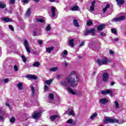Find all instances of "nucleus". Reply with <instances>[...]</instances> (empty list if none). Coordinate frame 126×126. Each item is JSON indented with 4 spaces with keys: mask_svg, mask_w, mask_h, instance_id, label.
<instances>
[{
    "mask_svg": "<svg viewBox=\"0 0 126 126\" xmlns=\"http://www.w3.org/2000/svg\"><path fill=\"white\" fill-rule=\"evenodd\" d=\"M32 65L34 67H39L40 66V63L39 62H34Z\"/></svg>",
    "mask_w": 126,
    "mask_h": 126,
    "instance_id": "nucleus-31",
    "label": "nucleus"
},
{
    "mask_svg": "<svg viewBox=\"0 0 126 126\" xmlns=\"http://www.w3.org/2000/svg\"><path fill=\"white\" fill-rule=\"evenodd\" d=\"M67 91L70 93V94H72V95H76V93L72 90V89L69 87L67 88Z\"/></svg>",
    "mask_w": 126,
    "mask_h": 126,
    "instance_id": "nucleus-26",
    "label": "nucleus"
},
{
    "mask_svg": "<svg viewBox=\"0 0 126 126\" xmlns=\"http://www.w3.org/2000/svg\"><path fill=\"white\" fill-rule=\"evenodd\" d=\"M53 80H54V79H51L50 80H46L45 81V83L47 85H51V84L52 83V82H53Z\"/></svg>",
    "mask_w": 126,
    "mask_h": 126,
    "instance_id": "nucleus-27",
    "label": "nucleus"
},
{
    "mask_svg": "<svg viewBox=\"0 0 126 126\" xmlns=\"http://www.w3.org/2000/svg\"><path fill=\"white\" fill-rule=\"evenodd\" d=\"M75 73H76V72H75V71L71 72L70 74L66 78L67 82H68L69 85H70V86H71L72 87H75V86H77V85H78L79 77L76 76V79L75 80V78L73 77V75H74Z\"/></svg>",
    "mask_w": 126,
    "mask_h": 126,
    "instance_id": "nucleus-1",
    "label": "nucleus"
},
{
    "mask_svg": "<svg viewBox=\"0 0 126 126\" xmlns=\"http://www.w3.org/2000/svg\"><path fill=\"white\" fill-rule=\"evenodd\" d=\"M63 54V55H67V51L64 50Z\"/></svg>",
    "mask_w": 126,
    "mask_h": 126,
    "instance_id": "nucleus-51",
    "label": "nucleus"
},
{
    "mask_svg": "<svg viewBox=\"0 0 126 126\" xmlns=\"http://www.w3.org/2000/svg\"><path fill=\"white\" fill-rule=\"evenodd\" d=\"M64 64H65V65L66 66V65H68V63H66V62H65Z\"/></svg>",
    "mask_w": 126,
    "mask_h": 126,
    "instance_id": "nucleus-63",
    "label": "nucleus"
},
{
    "mask_svg": "<svg viewBox=\"0 0 126 126\" xmlns=\"http://www.w3.org/2000/svg\"><path fill=\"white\" fill-rule=\"evenodd\" d=\"M30 1V0H23L22 2H23V3H28Z\"/></svg>",
    "mask_w": 126,
    "mask_h": 126,
    "instance_id": "nucleus-47",
    "label": "nucleus"
},
{
    "mask_svg": "<svg viewBox=\"0 0 126 126\" xmlns=\"http://www.w3.org/2000/svg\"><path fill=\"white\" fill-rule=\"evenodd\" d=\"M66 114H67L69 116H72V117H74V111H73V110L70 111L68 113L66 112Z\"/></svg>",
    "mask_w": 126,
    "mask_h": 126,
    "instance_id": "nucleus-29",
    "label": "nucleus"
},
{
    "mask_svg": "<svg viewBox=\"0 0 126 126\" xmlns=\"http://www.w3.org/2000/svg\"><path fill=\"white\" fill-rule=\"evenodd\" d=\"M6 6V4H5V3H4V2L3 1H0V8H5Z\"/></svg>",
    "mask_w": 126,
    "mask_h": 126,
    "instance_id": "nucleus-19",
    "label": "nucleus"
},
{
    "mask_svg": "<svg viewBox=\"0 0 126 126\" xmlns=\"http://www.w3.org/2000/svg\"><path fill=\"white\" fill-rule=\"evenodd\" d=\"M106 27V25L105 24H101L98 25L97 27V31H102Z\"/></svg>",
    "mask_w": 126,
    "mask_h": 126,
    "instance_id": "nucleus-12",
    "label": "nucleus"
},
{
    "mask_svg": "<svg viewBox=\"0 0 126 126\" xmlns=\"http://www.w3.org/2000/svg\"><path fill=\"white\" fill-rule=\"evenodd\" d=\"M102 80H103L104 82H108V80H109V74L108 73H103Z\"/></svg>",
    "mask_w": 126,
    "mask_h": 126,
    "instance_id": "nucleus-7",
    "label": "nucleus"
},
{
    "mask_svg": "<svg viewBox=\"0 0 126 126\" xmlns=\"http://www.w3.org/2000/svg\"><path fill=\"white\" fill-rule=\"evenodd\" d=\"M126 19V16H122L117 18H114L112 19V21L113 22H119L120 21H123Z\"/></svg>",
    "mask_w": 126,
    "mask_h": 126,
    "instance_id": "nucleus-6",
    "label": "nucleus"
},
{
    "mask_svg": "<svg viewBox=\"0 0 126 126\" xmlns=\"http://www.w3.org/2000/svg\"><path fill=\"white\" fill-rule=\"evenodd\" d=\"M49 99L50 100H54V94H50L49 95Z\"/></svg>",
    "mask_w": 126,
    "mask_h": 126,
    "instance_id": "nucleus-36",
    "label": "nucleus"
},
{
    "mask_svg": "<svg viewBox=\"0 0 126 126\" xmlns=\"http://www.w3.org/2000/svg\"><path fill=\"white\" fill-rule=\"evenodd\" d=\"M77 95H79V96H82L83 95V92L82 91H79L77 93Z\"/></svg>",
    "mask_w": 126,
    "mask_h": 126,
    "instance_id": "nucleus-43",
    "label": "nucleus"
},
{
    "mask_svg": "<svg viewBox=\"0 0 126 126\" xmlns=\"http://www.w3.org/2000/svg\"><path fill=\"white\" fill-rule=\"evenodd\" d=\"M111 32L113 34H117V30H116V29H112Z\"/></svg>",
    "mask_w": 126,
    "mask_h": 126,
    "instance_id": "nucleus-42",
    "label": "nucleus"
},
{
    "mask_svg": "<svg viewBox=\"0 0 126 126\" xmlns=\"http://www.w3.org/2000/svg\"><path fill=\"white\" fill-rule=\"evenodd\" d=\"M114 41H115V42H118V41H119V38H116L114 39Z\"/></svg>",
    "mask_w": 126,
    "mask_h": 126,
    "instance_id": "nucleus-57",
    "label": "nucleus"
},
{
    "mask_svg": "<svg viewBox=\"0 0 126 126\" xmlns=\"http://www.w3.org/2000/svg\"><path fill=\"white\" fill-rule=\"evenodd\" d=\"M96 2H97V0H96L92 1L91 6L90 7V10H91V11H94V10H95L94 6Z\"/></svg>",
    "mask_w": 126,
    "mask_h": 126,
    "instance_id": "nucleus-11",
    "label": "nucleus"
},
{
    "mask_svg": "<svg viewBox=\"0 0 126 126\" xmlns=\"http://www.w3.org/2000/svg\"><path fill=\"white\" fill-rule=\"evenodd\" d=\"M104 124H115L119 123V121L117 119H112L108 117H106L103 121Z\"/></svg>",
    "mask_w": 126,
    "mask_h": 126,
    "instance_id": "nucleus-2",
    "label": "nucleus"
},
{
    "mask_svg": "<svg viewBox=\"0 0 126 126\" xmlns=\"http://www.w3.org/2000/svg\"><path fill=\"white\" fill-rule=\"evenodd\" d=\"M56 11H57V9L55 7H52L51 8V12L52 14V17H54L56 16Z\"/></svg>",
    "mask_w": 126,
    "mask_h": 126,
    "instance_id": "nucleus-13",
    "label": "nucleus"
},
{
    "mask_svg": "<svg viewBox=\"0 0 126 126\" xmlns=\"http://www.w3.org/2000/svg\"><path fill=\"white\" fill-rule=\"evenodd\" d=\"M60 83L62 86H67V83L66 82H61Z\"/></svg>",
    "mask_w": 126,
    "mask_h": 126,
    "instance_id": "nucleus-37",
    "label": "nucleus"
},
{
    "mask_svg": "<svg viewBox=\"0 0 126 126\" xmlns=\"http://www.w3.org/2000/svg\"><path fill=\"white\" fill-rule=\"evenodd\" d=\"M26 78L31 80V79H33V80H37L38 79V77L34 75H27Z\"/></svg>",
    "mask_w": 126,
    "mask_h": 126,
    "instance_id": "nucleus-8",
    "label": "nucleus"
},
{
    "mask_svg": "<svg viewBox=\"0 0 126 126\" xmlns=\"http://www.w3.org/2000/svg\"><path fill=\"white\" fill-rule=\"evenodd\" d=\"M78 9H79V7H78V6H73V7L70 8V10H72V11L78 10Z\"/></svg>",
    "mask_w": 126,
    "mask_h": 126,
    "instance_id": "nucleus-28",
    "label": "nucleus"
},
{
    "mask_svg": "<svg viewBox=\"0 0 126 126\" xmlns=\"http://www.w3.org/2000/svg\"><path fill=\"white\" fill-rule=\"evenodd\" d=\"M9 82V78H6L4 80V82L5 83H7Z\"/></svg>",
    "mask_w": 126,
    "mask_h": 126,
    "instance_id": "nucleus-48",
    "label": "nucleus"
},
{
    "mask_svg": "<svg viewBox=\"0 0 126 126\" xmlns=\"http://www.w3.org/2000/svg\"><path fill=\"white\" fill-rule=\"evenodd\" d=\"M46 31H50V30H51V25H48V26L46 27Z\"/></svg>",
    "mask_w": 126,
    "mask_h": 126,
    "instance_id": "nucleus-39",
    "label": "nucleus"
},
{
    "mask_svg": "<svg viewBox=\"0 0 126 126\" xmlns=\"http://www.w3.org/2000/svg\"><path fill=\"white\" fill-rule=\"evenodd\" d=\"M1 20L5 22H11L12 21V20L9 18H2Z\"/></svg>",
    "mask_w": 126,
    "mask_h": 126,
    "instance_id": "nucleus-22",
    "label": "nucleus"
},
{
    "mask_svg": "<svg viewBox=\"0 0 126 126\" xmlns=\"http://www.w3.org/2000/svg\"><path fill=\"white\" fill-rule=\"evenodd\" d=\"M110 8V4H107L104 8L102 10L103 13H105L107 11V9Z\"/></svg>",
    "mask_w": 126,
    "mask_h": 126,
    "instance_id": "nucleus-25",
    "label": "nucleus"
},
{
    "mask_svg": "<svg viewBox=\"0 0 126 126\" xmlns=\"http://www.w3.org/2000/svg\"><path fill=\"white\" fill-rule=\"evenodd\" d=\"M95 74H96V71H94L92 73V76H94V75H95Z\"/></svg>",
    "mask_w": 126,
    "mask_h": 126,
    "instance_id": "nucleus-58",
    "label": "nucleus"
},
{
    "mask_svg": "<svg viewBox=\"0 0 126 126\" xmlns=\"http://www.w3.org/2000/svg\"><path fill=\"white\" fill-rule=\"evenodd\" d=\"M54 49H55V47H54L53 46H51V47L46 48V52H47V53H48V54H50L51 53V52H52V51H53V50H54Z\"/></svg>",
    "mask_w": 126,
    "mask_h": 126,
    "instance_id": "nucleus-20",
    "label": "nucleus"
},
{
    "mask_svg": "<svg viewBox=\"0 0 126 126\" xmlns=\"http://www.w3.org/2000/svg\"><path fill=\"white\" fill-rule=\"evenodd\" d=\"M21 58L24 63H26V62H27V59L25 58V56H24V55H22Z\"/></svg>",
    "mask_w": 126,
    "mask_h": 126,
    "instance_id": "nucleus-35",
    "label": "nucleus"
},
{
    "mask_svg": "<svg viewBox=\"0 0 126 126\" xmlns=\"http://www.w3.org/2000/svg\"><path fill=\"white\" fill-rule=\"evenodd\" d=\"M15 2V0H10V3H11L12 4H13Z\"/></svg>",
    "mask_w": 126,
    "mask_h": 126,
    "instance_id": "nucleus-49",
    "label": "nucleus"
},
{
    "mask_svg": "<svg viewBox=\"0 0 126 126\" xmlns=\"http://www.w3.org/2000/svg\"><path fill=\"white\" fill-rule=\"evenodd\" d=\"M50 2H56L55 0H49Z\"/></svg>",
    "mask_w": 126,
    "mask_h": 126,
    "instance_id": "nucleus-60",
    "label": "nucleus"
},
{
    "mask_svg": "<svg viewBox=\"0 0 126 126\" xmlns=\"http://www.w3.org/2000/svg\"><path fill=\"white\" fill-rule=\"evenodd\" d=\"M73 25L75 27H79V24L78 23V21L77 20L74 19L73 21Z\"/></svg>",
    "mask_w": 126,
    "mask_h": 126,
    "instance_id": "nucleus-18",
    "label": "nucleus"
},
{
    "mask_svg": "<svg viewBox=\"0 0 126 126\" xmlns=\"http://www.w3.org/2000/svg\"><path fill=\"white\" fill-rule=\"evenodd\" d=\"M30 14H31V8H29L28 9L26 13V17H29V16H30Z\"/></svg>",
    "mask_w": 126,
    "mask_h": 126,
    "instance_id": "nucleus-23",
    "label": "nucleus"
},
{
    "mask_svg": "<svg viewBox=\"0 0 126 126\" xmlns=\"http://www.w3.org/2000/svg\"><path fill=\"white\" fill-rule=\"evenodd\" d=\"M109 53L110 55H114V51H113L112 50H109Z\"/></svg>",
    "mask_w": 126,
    "mask_h": 126,
    "instance_id": "nucleus-52",
    "label": "nucleus"
},
{
    "mask_svg": "<svg viewBox=\"0 0 126 126\" xmlns=\"http://www.w3.org/2000/svg\"><path fill=\"white\" fill-rule=\"evenodd\" d=\"M97 116H98V114L95 113H94L91 116V119L92 120H94V119H95V118H96V117H97Z\"/></svg>",
    "mask_w": 126,
    "mask_h": 126,
    "instance_id": "nucleus-32",
    "label": "nucleus"
},
{
    "mask_svg": "<svg viewBox=\"0 0 126 126\" xmlns=\"http://www.w3.org/2000/svg\"><path fill=\"white\" fill-rule=\"evenodd\" d=\"M118 5H123L125 3V0H116Z\"/></svg>",
    "mask_w": 126,
    "mask_h": 126,
    "instance_id": "nucleus-16",
    "label": "nucleus"
},
{
    "mask_svg": "<svg viewBox=\"0 0 126 126\" xmlns=\"http://www.w3.org/2000/svg\"><path fill=\"white\" fill-rule=\"evenodd\" d=\"M92 34L93 36H95V29H90L89 30H86V32L84 33V36H88V34L90 33Z\"/></svg>",
    "mask_w": 126,
    "mask_h": 126,
    "instance_id": "nucleus-4",
    "label": "nucleus"
},
{
    "mask_svg": "<svg viewBox=\"0 0 126 126\" xmlns=\"http://www.w3.org/2000/svg\"><path fill=\"white\" fill-rule=\"evenodd\" d=\"M74 39H70V40H68V44L69 45H70V46H71V47H73L74 46Z\"/></svg>",
    "mask_w": 126,
    "mask_h": 126,
    "instance_id": "nucleus-21",
    "label": "nucleus"
},
{
    "mask_svg": "<svg viewBox=\"0 0 126 126\" xmlns=\"http://www.w3.org/2000/svg\"><path fill=\"white\" fill-rule=\"evenodd\" d=\"M48 87L47 85L44 86V90H48Z\"/></svg>",
    "mask_w": 126,
    "mask_h": 126,
    "instance_id": "nucleus-53",
    "label": "nucleus"
},
{
    "mask_svg": "<svg viewBox=\"0 0 126 126\" xmlns=\"http://www.w3.org/2000/svg\"><path fill=\"white\" fill-rule=\"evenodd\" d=\"M34 114L32 115V118L33 119H34L35 120H37V119H39L41 117V112H34Z\"/></svg>",
    "mask_w": 126,
    "mask_h": 126,
    "instance_id": "nucleus-9",
    "label": "nucleus"
},
{
    "mask_svg": "<svg viewBox=\"0 0 126 126\" xmlns=\"http://www.w3.org/2000/svg\"><path fill=\"white\" fill-rule=\"evenodd\" d=\"M3 120H4V119L3 118V117L0 115V121H1V122H2Z\"/></svg>",
    "mask_w": 126,
    "mask_h": 126,
    "instance_id": "nucleus-50",
    "label": "nucleus"
},
{
    "mask_svg": "<svg viewBox=\"0 0 126 126\" xmlns=\"http://www.w3.org/2000/svg\"><path fill=\"white\" fill-rule=\"evenodd\" d=\"M100 36H101V37H105L106 36V33L104 32H102L100 33Z\"/></svg>",
    "mask_w": 126,
    "mask_h": 126,
    "instance_id": "nucleus-45",
    "label": "nucleus"
},
{
    "mask_svg": "<svg viewBox=\"0 0 126 126\" xmlns=\"http://www.w3.org/2000/svg\"><path fill=\"white\" fill-rule=\"evenodd\" d=\"M35 20L38 22H40V23H44L45 22V20L44 19V18H36L35 19Z\"/></svg>",
    "mask_w": 126,
    "mask_h": 126,
    "instance_id": "nucleus-24",
    "label": "nucleus"
},
{
    "mask_svg": "<svg viewBox=\"0 0 126 126\" xmlns=\"http://www.w3.org/2000/svg\"><path fill=\"white\" fill-rule=\"evenodd\" d=\"M61 77H62L61 75H58L57 76V78H58V79H59V78H60Z\"/></svg>",
    "mask_w": 126,
    "mask_h": 126,
    "instance_id": "nucleus-56",
    "label": "nucleus"
},
{
    "mask_svg": "<svg viewBox=\"0 0 126 126\" xmlns=\"http://www.w3.org/2000/svg\"><path fill=\"white\" fill-rule=\"evenodd\" d=\"M38 44L39 45H42V44H43V42L41 40H38Z\"/></svg>",
    "mask_w": 126,
    "mask_h": 126,
    "instance_id": "nucleus-55",
    "label": "nucleus"
},
{
    "mask_svg": "<svg viewBox=\"0 0 126 126\" xmlns=\"http://www.w3.org/2000/svg\"><path fill=\"white\" fill-rule=\"evenodd\" d=\"M34 1H35V2H39L40 1V0H33Z\"/></svg>",
    "mask_w": 126,
    "mask_h": 126,
    "instance_id": "nucleus-62",
    "label": "nucleus"
},
{
    "mask_svg": "<svg viewBox=\"0 0 126 126\" xmlns=\"http://www.w3.org/2000/svg\"><path fill=\"white\" fill-rule=\"evenodd\" d=\"M84 44V42L82 41L81 42V43L80 44V47H82V46H83V45Z\"/></svg>",
    "mask_w": 126,
    "mask_h": 126,
    "instance_id": "nucleus-54",
    "label": "nucleus"
},
{
    "mask_svg": "<svg viewBox=\"0 0 126 126\" xmlns=\"http://www.w3.org/2000/svg\"><path fill=\"white\" fill-rule=\"evenodd\" d=\"M10 121L12 123H15V118L14 117H12L10 120Z\"/></svg>",
    "mask_w": 126,
    "mask_h": 126,
    "instance_id": "nucleus-38",
    "label": "nucleus"
},
{
    "mask_svg": "<svg viewBox=\"0 0 126 126\" xmlns=\"http://www.w3.org/2000/svg\"><path fill=\"white\" fill-rule=\"evenodd\" d=\"M96 63L97 64L101 66V65H103L104 64H106V63H108V59L104 58L103 59L101 60L100 59H98L96 61Z\"/></svg>",
    "mask_w": 126,
    "mask_h": 126,
    "instance_id": "nucleus-3",
    "label": "nucleus"
},
{
    "mask_svg": "<svg viewBox=\"0 0 126 126\" xmlns=\"http://www.w3.org/2000/svg\"><path fill=\"white\" fill-rule=\"evenodd\" d=\"M17 86L19 89V90H23V84L21 82L19 83L17 85Z\"/></svg>",
    "mask_w": 126,
    "mask_h": 126,
    "instance_id": "nucleus-17",
    "label": "nucleus"
},
{
    "mask_svg": "<svg viewBox=\"0 0 126 126\" xmlns=\"http://www.w3.org/2000/svg\"><path fill=\"white\" fill-rule=\"evenodd\" d=\"M58 68L57 67L51 68L50 71H53L54 72H55V71H57V70H58Z\"/></svg>",
    "mask_w": 126,
    "mask_h": 126,
    "instance_id": "nucleus-34",
    "label": "nucleus"
},
{
    "mask_svg": "<svg viewBox=\"0 0 126 126\" xmlns=\"http://www.w3.org/2000/svg\"><path fill=\"white\" fill-rule=\"evenodd\" d=\"M6 106H7L8 107H10L9 104L8 103H6Z\"/></svg>",
    "mask_w": 126,
    "mask_h": 126,
    "instance_id": "nucleus-64",
    "label": "nucleus"
},
{
    "mask_svg": "<svg viewBox=\"0 0 126 126\" xmlns=\"http://www.w3.org/2000/svg\"><path fill=\"white\" fill-rule=\"evenodd\" d=\"M114 84H115V82H112L111 83V85H112V86L114 85Z\"/></svg>",
    "mask_w": 126,
    "mask_h": 126,
    "instance_id": "nucleus-61",
    "label": "nucleus"
},
{
    "mask_svg": "<svg viewBox=\"0 0 126 126\" xmlns=\"http://www.w3.org/2000/svg\"><path fill=\"white\" fill-rule=\"evenodd\" d=\"M92 24H93V22H92L91 21H88L87 22V25L88 26H90V25H92Z\"/></svg>",
    "mask_w": 126,
    "mask_h": 126,
    "instance_id": "nucleus-40",
    "label": "nucleus"
},
{
    "mask_svg": "<svg viewBox=\"0 0 126 126\" xmlns=\"http://www.w3.org/2000/svg\"><path fill=\"white\" fill-rule=\"evenodd\" d=\"M109 94L111 97H113V93L112 92V91H111L110 93H109Z\"/></svg>",
    "mask_w": 126,
    "mask_h": 126,
    "instance_id": "nucleus-59",
    "label": "nucleus"
},
{
    "mask_svg": "<svg viewBox=\"0 0 126 126\" xmlns=\"http://www.w3.org/2000/svg\"><path fill=\"white\" fill-rule=\"evenodd\" d=\"M99 103L102 104V105H105V104H107V103L109 102V100L106 98H102L99 99Z\"/></svg>",
    "mask_w": 126,
    "mask_h": 126,
    "instance_id": "nucleus-10",
    "label": "nucleus"
},
{
    "mask_svg": "<svg viewBox=\"0 0 126 126\" xmlns=\"http://www.w3.org/2000/svg\"><path fill=\"white\" fill-rule=\"evenodd\" d=\"M73 122V120L72 119H69L67 121L66 123L67 124H69L70 125L72 124Z\"/></svg>",
    "mask_w": 126,
    "mask_h": 126,
    "instance_id": "nucleus-41",
    "label": "nucleus"
},
{
    "mask_svg": "<svg viewBox=\"0 0 126 126\" xmlns=\"http://www.w3.org/2000/svg\"><path fill=\"white\" fill-rule=\"evenodd\" d=\"M24 45L25 46V48L29 54H30L31 53V51L30 50V49L29 48V43L28 42V40L27 39H25L24 41Z\"/></svg>",
    "mask_w": 126,
    "mask_h": 126,
    "instance_id": "nucleus-5",
    "label": "nucleus"
},
{
    "mask_svg": "<svg viewBox=\"0 0 126 126\" xmlns=\"http://www.w3.org/2000/svg\"><path fill=\"white\" fill-rule=\"evenodd\" d=\"M14 69L15 71H17V70H18V67L17 66V65H15L14 66Z\"/></svg>",
    "mask_w": 126,
    "mask_h": 126,
    "instance_id": "nucleus-46",
    "label": "nucleus"
},
{
    "mask_svg": "<svg viewBox=\"0 0 126 126\" xmlns=\"http://www.w3.org/2000/svg\"><path fill=\"white\" fill-rule=\"evenodd\" d=\"M58 118H60V116H59L58 115L51 116L50 117V121H51V122H53Z\"/></svg>",
    "mask_w": 126,
    "mask_h": 126,
    "instance_id": "nucleus-14",
    "label": "nucleus"
},
{
    "mask_svg": "<svg viewBox=\"0 0 126 126\" xmlns=\"http://www.w3.org/2000/svg\"><path fill=\"white\" fill-rule=\"evenodd\" d=\"M115 107L116 109H119L120 108V105H119V102L117 101H114Z\"/></svg>",
    "mask_w": 126,
    "mask_h": 126,
    "instance_id": "nucleus-30",
    "label": "nucleus"
},
{
    "mask_svg": "<svg viewBox=\"0 0 126 126\" xmlns=\"http://www.w3.org/2000/svg\"><path fill=\"white\" fill-rule=\"evenodd\" d=\"M31 89L32 92V95H35V88H34V86H31Z\"/></svg>",
    "mask_w": 126,
    "mask_h": 126,
    "instance_id": "nucleus-33",
    "label": "nucleus"
},
{
    "mask_svg": "<svg viewBox=\"0 0 126 126\" xmlns=\"http://www.w3.org/2000/svg\"><path fill=\"white\" fill-rule=\"evenodd\" d=\"M112 91L110 90H106L105 91H101V94H102V95H106L107 94H110V93H111V92Z\"/></svg>",
    "mask_w": 126,
    "mask_h": 126,
    "instance_id": "nucleus-15",
    "label": "nucleus"
},
{
    "mask_svg": "<svg viewBox=\"0 0 126 126\" xmlns=\"http://www.w3.org/2000/svg\"><path fill=\"white\" fill-rule=\"evenodd\" d=\"M9 28L11 31H14V28H13V26L11 25H9Z\"/></svg>",
    "mask_w": 126,
    "mask_h": 126,
    "instance_id": "nucleus-44",
    "label": "nucleus"
}]
</instances>
